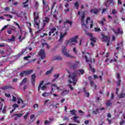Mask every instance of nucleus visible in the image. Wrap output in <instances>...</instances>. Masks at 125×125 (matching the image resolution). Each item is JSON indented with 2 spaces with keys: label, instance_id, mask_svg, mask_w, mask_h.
Masks as SVG:
<instances>
[{
  "label": "nucleus",
  "instance_id": "33",
  "mask_svg": "<svg viewBox=\"0 0 125 125\" xmlns=\"http://www.w3.org/2000/svg\"><path fill=\"white\" fill-rule=\"evenodd\" d=\"M42 84H43V81H41L38 86L39 91H40V90L41 89V87H42Z\"/></svg>",
  "mask_w": 125,
  "mask_h": 125
},
{
  "label": "nucleus",
  "instance_id": "17",
  "mask_svg": "<svg viewBox=\"0 0 125 125\" xmlns=\"http://www.w3.org/2000/svg\"><path fill=\"white\" fill-rule=\"evenodd\" d=\"M10 30H11V31H13V32H15V33L17 32V28H16V27L13 25L10 26Z\"/></svg>",
  "mask_w": 125,
  "mask_h": 125
},
{
  "label": "nucleus",
  "instance_id": "26",
  "mask_svg": "<svg viewBox=\"0 0 125 125\" xmlns=\"http://www.w3.org/2000/svg\"><path fill=\"white\" fill-rule=\"evenodd\" d=\"M89 67L90 68V70L91 71V72H92V73H95V69L92 67L91 64H89Z\"/></svg>",
  "mask_w": 125,
  "mask_h": 125
},
{
  "label": "nucleus",
  "instance_id": "46",
  "mask_svg": "<svg viewBox=\"0 0 125 125\" xmlns=\"http://www.w3.org/2000/svg\"><path fill=\"white\" fill-rule=\"evenodd\" d=\"M4 16H6V17H9V18L12 19L13 17L11 15L4 14Z\"/></svg>",
  "mask_w": 125,
  "mask_h": 125
},
{
  "label": "nucleus",
  "instance_id": "7",
  "mask_svg": "<svg viewBox=\"0 0 125 125\" xmlns=\"http://www.w3.org/2000/svg\"><path fill=\"white\" fill-rule=\"evenodd\" d=\"M56 28H53L50 29V31L49 32V36H51V34H53V37H55V36H57L58 34V31H56Z\"/></svg>",
  "mask_w": 125,
  "mask_h": 125
},
{
  "label": "nucleus",
  "instance_id": "32",
  "mask_svg": "<svg viewBox=\"0 0 125 125\" xmlns=\"http://www.w3.org/2000/svg\"><path fill=\"white\" fill-rule=\"evenodd\" d=\"M44 45H46L47 49H49V48H50V46H49V45H48V44H47V43H42V46H44Z\"/></svg>",
  "mask_w": 125,
  "mask_h": 125
},
{
  "label": "nucleus",
  "instance_id": "22",
  "mask_svg": "<svg viewBox=\"0 0 125 125\" xmlns=\"http://www.w3.org/2000/svg\"><path fill=\"white\" fill-rule=\"evenodd\" d=\"M28 2H29V0H26L25 2H23L22 3V4L23 5V7H24L25 8H26L27 7H29V5L26 4V3H28Z\"/></svg>",
  "mask_w": 125,
  "mask_h": 125
},
{
  "label": "nucleus",
  "instance_id": "20",
  "mask_svg": "<svg viewBox=\"0 0 125 125\" xmlns=\"http://www.w3.org/2000/svg\"><path fill=\"white\" fill-rule=\"evenodd\" d=\"M25 51H26V49H23L17 55V56H18V57H20V56H22V55L24 54V53Z\"/></svg>",
  "mask_w": 125,
  "mask_h": 125
},
{
  "label": "nucleus",
  "instance_id": "47",
  "mask_svg": "<svg viewBox=\"0 0 125 125\" xmlns=\"http://www.w3.org/2000/svg\"><path fill=\"white\" fill-rule=\"evenodd\" d=\"M6 112V107L5 106L2 110V113H3V114H5Z\"/></svg>",
  "mask_w": 125,
  "mask_h": 125
},
{
  "label": "nucleus",
  "instance_id": "13",
  "mask_svg": "<svg viewBox=\"0 0 125 125\" xmlns=\"http://www.w3.org/2000/svg\"><path fill=\"white\" fill-rule=\"evenodd\" d=\"M36 75L35 74L31 75V83L32 85H35V83L36 82Z\"/></svg>",
  "mask_w": 125,
  "mask_h": 125
},
{
  "label": "nucleus",
  "instance_id": "53",
  "mask_svg": "<svg viewBox=\"0 0 125 125\" xmlns=\"http://www.w3.org/2000/svg\"><path fill=\"white\" fill-rule=\"evenodd\" d=\"M44 125H49L50 124V121L48 120H45L44 122Z\"/></svg>",
  "mask_w": 125,
  "mask_h": 125
},
{
  "label": "nucleus",
  "instance_id": "41",
  "mask_svg": "<svg viewBox=\"0 0 125 125\" xmlns=\"http://www.w3.org/2000/svg\"><path fill=\"white\" fill-rule=\"evenodd\" d=\"M49 95V93L47 92H44L43 94H42V96L43 97H46V96H48Z\"/></svg>",
  "mask_w": 125,
  "mask_h": 125
},
{
  "label": "nucleus",
  "instance_id": "24",
  "mask_svg": "<svg viewBox=\"0 0 125 125\" xmlns=\"http://www.w3.org/2000/svg\"><path fill=\"white\" fill-rule=\"evenodd\" d=\"M89 67L90 68V70L91 71V72H92V73H95V69L92 67L91 64H89Z\"/></svg>",
  "mask_w": 125,
  "mask_h": 125
},
{
  "label": "nucleus",
  "instance_id": "8",
  "mask_svg": "<svg viewBox=\"0 0 125 125\" xmlns=\"http://www.w3.org/2000/svg\"><path fill=\"white\" fill-rule=\"evenodd\" d=\"M38 55L40 57H41V59H44V58L45 57V52H44V49L40 50L38 52Z\"/></svg>",
  "mask_w": 125,
  "mask_h": 125
},
{
  "label": "nucleus",
  "instance_id": "48",
  "mask_svg": "<svg viewBox=\"0 0 125 125\" xmlns=\"http://www.w3.org/2000/svg\"><path fill=\"white\" fill-rule=\"evenodd\" d=\"M119 98H124V97H125V94H121L119 95Z\"/></svg>",
  "mask_w": 125,
  "mask_h": 125
},
{
  "label": "nucleus",
  "instance_id": "6",
  "mask_svg": "<svg viewBox=\"0 0 125 125\" xmlns=\"http://www.w3.org/2000/svg\"><path fill=\"white\" fill-rule=\"evenodd\" d=\"M78 36L77 35L75 37L71 38L69 40H67L66 41V44H68V43H71V42H78L77 40H78Z\"/></svg>",
  "mask_w": 125,
  "mask_h": 125
},
{
  "label": "nucleus",
  "instance_id": "43",
  "mask_svg": "<svg viewBox=\"0 0 125 125\" xmlns=\"http://www.w3.org/2000/svg\"><path fill=\"white\" fill-rule=\"evenodd\" d=\"M79 2H76L75 3H74V6L76 7V9H79Z\"/></svg>",
  "mask_w": 125,
  "mask_h": 125
},
{
  "label": "nucleus",
  "instance_id": "38",
  "mask_svg": "<svg viewBox=\"0 0 125 125\" xmlns=\"http://www.w3.org/2000/svg\"><path fill=\"white\" fill-rule=\"evenodd\" d=\"M30 113L29 112H27L26 114L24 116V119L25 121H27V119L28 118V117L29 116V115Z\"/></svg>",
  "mask_w": 125,
  "mask_h": 125
},
{
  "label": "nucleus",
  "instance_id": "39",
  "mask_svg": "<svg viewBox=\"0 0 125 125\" xmlns=\"http://www.w3.org/2000/svg\"><path fill=\"white\" fill-rule=\"evenodd\" d=\"M54 60H62V57L60 56L55 57L54 59Z\"/></svg>",
  "mask_w": 125,
  "mask_h": 125
},
{
  "label": "nucleus",
  "instance_id": "55",
  "mask_svg": "<svg viewBox=\"0 0 125 125\" xmlns=\"http://www.w3.org/2000/svg\"><path fill=\"white\" fill-rule=\"evenodd\" d=\"M55 4H56V2H54L52 5V7H51V9H53V8H54L55 6Z\"/></svg>",
  "mask_w": 125,
  "mask_h": 125
},
{
  "label": "nucleus",
  "instance_id": "62",
  "mask_svg": "<svg viewBox=\"0 0 125 125\" xmlns=\"http://www.w3.org/2000/svg\"><path fill=\"white\" fill-rule=\"evenodd\" d=\"M73 52L75 53V54H77V49L76 48H73Z\"/></svg>",
  "mask_w": 125,
  "mask_h": 125
},
{
  "label": "nucleus",
  "instance_id": "36",
  "mask_svg": "<svg viewBox=\"0 0 125 125\" xmlns=\"http://www.w3.org/2000/svg\"><path fill=\"white\" fill-rule=\"evenodd\" d=\"M106 105L107 106H111L112 105V103L111 102L110 100L107 101L106 103Z\"/></svg>",
  "mask_w": 125,
  "mask_h": 125
},
{
  "label": "nucleus",
  "instance_id": "40",
  "mask_svg": "<svg viewBox=\"0 0 125 125\" xmlns=\"http://www.w3.org/2000/svg\"><path fill=\"white\" fill-rule=\"evenodd\" d=\"M84 17H85V14L83 13L82 14V16L81 17V22H83V19H84Z\"/></svg>",
  "mask_w": 125,
  "mask_h": 125
},
{
  "label": "nucleus",
  "instance_id": "10",
  "mask_svg": "<svg viewBox=\"0 0 125 125\" xmlns=\"http://www.w3.org/2000/svg\"><path fill=\"white\" fill-rule=\"evenodd\" d=\"M49 21H50V19L48 17H46L45 19L43 20V27H45L46 24L49 23Z\"/></svg>",
  "mask_w": 125,
  "mask_h": 125
},
{
  "label": "nucleus",
  "instance_id": "11",
  "mask_svg": "<svg viewBox=\"0 0 125 125\" xmlns=\"http://www.w3.org/2000/svg\"><path fill=\"white\" fill-rule=\"evenodd\" d=\"M83 58H85L86 60V62H91V63H93V62H95V59H94L92 61V59H91V57L90 58L88 59L87 56H83Z\"/></svg>",
  "mask_w": 125,
  "mask_h": 125
},
{
  "label": "nucleus",
  "instance_id": "61",
  "mask_svg": "<svg viewBox=\"0 0 125 125\" xmlns=\"http://www.w3.org/2000/svg\"><path fill=\"white\" fill-rule=\"evenodd\" d=\"M5 46V43H0V47H4Z\"/></svg>",
  "mask_w": 125,
  "mask_h": 125
},
{
  "label": "nucleus",
  "instance_id": "5",
  "mask_svg": "<svg viewBox=\"0 0 125 125\" xmlns=\"http://www.w3.org/2000/svg\"><path fill=\"white\" fill-rule=\"evenodd\" d=\"M86 36H88L89 37H90V41L91 43L90 44L91 46H94V43L95 42H96V39L94 38L93 37H92V34L89 33H86Z\"/></svg>",
  "mask_w": 125,
  "mask_h": 125
},
{
  "label": "nucleus",
  "instance_id": "42",
  "mask_svg": "<svg viewBox=\"0 0 125 125\" xmlns=\"http://www.w3.org/2000/svg\"><path fill=\"white\" fill-rule=\"evenodd\" d=\"M9 41H10V42H15V37L12 36L11 38L9 39Z\"/></svg>",
  "mask_w": 125,
  "mask_h": 125
},
{
  "label": "nucleus",
  "instance_id": "54",
  "mask_svg": "<svg viewBox=\"0 0 125 125\" xmlns=\"http://www.w3.org/2000/svg\"><path fill=\"white\" fill-rule=\"evenodd\" d=\"M24 75H25V73L24 72V71L21 72L20 74V77H21V78L24 77Z\"/></svg>",
  "mask_w": 125,
  "mask_h": 125
},
{
  "label": "nucleus",
  "instance_id": "59",
  "mask_svg": "<svg viewBox=\"0 0 125 125\" xmlns=\"http://www.w3.org/2000/svg\"><path fill=\"white\" fill-rule=\"evenodd\" d=\"M106 121H107V122H108L109 125H111V124H112V120L109 119V118H107L106 119Z\"/></svg>",
  "mask_w": 125,
  "mask_h": 125
},
{
  "label": "nucleus",
  "instance_id": "18",
  "mask_svg": "<svg viewBox=\"0 0 125 125\" xmlns=\"http://www.w3.org/2000/svg\"><path fill=\"white\" fill-rule=\"evenodd\" d=\"M69 91H70L69 90H66V89L63 90L62 92V95H63V96L67 95V94H69Z\"/></svg>",
  "mask_w": 125,
  "mask_h": 125
},
{
  "label": "nucleus",
  "instance_id": "9",
  "mask_svg": "<svg viewBox=\"0 0 125 125\" xmlns=\"http://www.w3.org/2000/svg\"><path fill=\"white\" fill-rule=\"evenodd\" d=\"M100 12V10L99 9H97V8H94L93 9H91L90 11V13L92 14H98Z\"/></svg>",
  "mask_w": 125,
  "mask_h": 125
},
{
  "label": "nucleus",
  "instance_id": "16",
  "mask_svg": "<svg viewBox=\"0 0 125 125\" xmlns=\"http://www.w3.org/2000/svg\"><path fill=\"white\" fill-rule=\"evenodd\" d=\"M66 24H69L70 26H72V25L73 24V22L70 21V20H66L65 22H63L64 26H66Z\"/></svg>",
  "mask_w": 125,
  "mask_h": 125
},
{
  "label": "nucleus",
  "instance_id": "28",
  "mask_svg": "<svg viewBox=\"0 0 125 125\" xmlns=\"http://www.w3.org/2000/svg\"><path fill=\"white\" fill-rule=\"evenodd\" d=\"M27 83V78H24L21 83H20V85H23V84H24V83Z\"/></svg>",
  "mask_w": 125,
  "mask_h": 125
},
{
  "label": "nucleus",
  "instance_id": "45",
  "mask_svg": "<svg viewBox=\"0 0 125 125\" xmlns=\"http://www.w3.org/2000/svg\"><path fill=\"white\" fill-rule=\"evenodd\" d=\"M117 33V35H118V34H123V31H121V29H120V28H118V29L117 30V32H116Z\"/></svg>",
  "mask_w": 125,
  "mask_h": 125
},
{
  "label": "nucleus",
  "instance_id": "15",
  "mask_svg": "<svg viewBox=\"0 0 125 125\" xmlns=\"http://www.w3.org/2000/svg\"><path fill=\"white\" fill-rule=\"evenodd\" d=\"M33 71L34 70L33 69H31V70L23 71V72L24 73V75H25V76H27V75H30V74H32Z\"/></svg>",
  "mask_w": 125,
  "mask_h": 125
},
{
  "label": "nucleus",
  "instance_id": "56",
  "mask_svg": "<svg viewBox=\"0 0 125 125\" xmlns=\"http://www.w3.org/2000/svg\"><path fill=\"white\" fill-rule=\"evenodd\" d=\"M117 13H118V12H117V11H116V10H115V9L112 10V14L115 15Z\"/></svg>",
  "mask_w": 125,
  "mask_h": 125
},
{
  "label": "nucleus",
  "instance_id": "35",
  "mask_svg": "<svg viewBox=\"0 0 125 125\" xmlns=\"http://www.w3.org/2000/svg\"><path fill=\"white\" fill-rule=\"evenodd\" d=\"M14 24H15V25H16V26H17V27H18L20 32H21V31H22V29H21V27L18 24V23L16 22V21H14Z\"/></svg>",
  "mask_w": 125,
  "mask_h": 125
},
{
  "label": "nucleus",
  "instance_id": "14",
  "mask_svg": "<svg viewBox=\"0 0 125 125\" xmlns=\"http://www.w3.org/2000/svg\"><path fill=\"white\" fill-rule=\"evenodd\" d=\"M12 88H13L10 85H5L1 87L0 89H2V90H6L7 89H10Z\"/></svg>",
  "mask_w": 125,
  "mask_h": 125
},
{
  "label": "nucleus",
  "instance_id": "30",
  "mask_svg": "<svg viewBox=\"0 0 125 125\" xmlns=\"http://www.w3.org/2000/svg\"><path fill=\"white\" fill-rule=\"evenodd\" d=\"M66 35H67V32H65V33H63V34H61L60 38L59 41L62 40V39H63V38L64 37V36H66Z\"/></svg>",
  "mask_w": 125,
  "mask_h": 125
},
{
  "label": "nucleus",
  "instance_id": "19",
  "mask_svg": "<svg viewBox=\"0 0 125 125\" xmlns=\"http://www.w3.org/2000/svg\"><path fill=\"white\" fill-rule=\"evenodd\" d=\"M73 118L74 122H75V123H77V124H80V120H77V119H79L80 118L79 116H74Z\"/></svg>",
  "mask_w": 125,
  "mask_h": 125
},
{
  "label": "nucleus",
  "instance_id": "27",
  "mask_svg": "<svg viewBox=\"0 0 125 125\" xmlns=\"http://www.w3.org/2000/svg\"><path fill=\"white\" fill-rule=\"evenodd\" d=\"M89 67L90 68V70L91 71V72H92V73H95V69L92 67L91 64H89Z\"/></svg>",
  "mask_w": 125,
  "mask_h": 125
},
{
  "label": "nucleus",
  "instance_id": "50",
  "mask_svg": "<svg viewBox=\"0 0 125 125\" xmlns=\"http://www.w3.org/2000/svg\"><path fill=\"white\" fill-rule=\"evenodd\" d=\"M9 25H5L2 28H1V32H2V31L4 30L5 29H6V28H7V27H8Z\"/></svg>",
  "mask_w": 125,
  "mask_h": 125
},
{
  "label": "nucleus",
  "instance_id": "49",
  "mask_svg": "<svg viewBox=\"0 0 125 125\" xmlns=\"http://www.w3.org/2000/svg\"><path fill=\"white\" fill-rule=\"evenodd\" d=\"M13 107L14 110H16V108H18L19 105H18V104H14L13 105Z\"/></svg>",
  "mask_w": 125,
  "mask_h": 125
},
{
  "label": "nucleus",
  "instance_id": "34",
  "mask_svg": "<svg viewBox=\"0 0 125 125\" xmlns=\"http://www.w3.org/2000/svg\"><path fill=\"white\" fill-rule=\"evenodd\" d=\"M15 116H17L18 118H21L22 116H23V114L22 113H20V114H15L13 115L14 117H15Z\"/></svg>",
  "mask_w": 125,
  "mask_h": 125
},
{
  "label": "nucleus",
  "instance_id": "58",
  "mask_svg": "<svg viewBox=\"0 0 125 125\" xmlns=\"http://www.w3.org/2000/svg\"><path fill=\"white\" fill-rule=\"evenodd\" d=\"M121 80H119L117 82V83L118 86L121 85Z\"/></svg>",
  "mask_w": 125,
  "mask_h": 125
},
{
  "label": "nucleus",
  "instance_id": "29",
  "mask_svg": "<svg viewBox=\"0 0 125 125\" xmlns=\"http://www.w3.org/2000/svg\"><path fill=\"white\" fill-rule=\"evenodd\" d=\"M17 103L18 104H20V103H21V104H24V101L22 99H21L20 98H17Z\"/></svg>",
  "mask_w": 125,
  "mask_h": 125
},
{
  "label": "nucleus",
  "instance_id": "21",
  "mask_svg": "<svg viewBox=\"0 0 125 125\" xmlns=\"http://www.w3.org/2000/svg\"><path fill=\"white\" fill-rule=\"evenodd\" d=\"M106 21V19L105 18H103L102 21H98V23L102 25V26H104L105 25V23H104V22Z\"/></svg>",
  "mask_w": 125,
  "mask_h": 125
},
{
  "label": "nucleus",
  "instance_id": "60",
  "mask_svg": "<svg viewBox=\"0 0 125 125\" xmlns=\"http://www.w3.org/2000/svg\"><path fill=\"white\" fill-rule=\"evenodd\" d=\"M90 20V17H87L86 20V24H88V21Z\"/></svg>",
  "mask_w": 125,
  "mask_h": 125
},
{
  "label": "nucleus",
  "instance_id": "31",
  "mask_svg": "<svg viewBox=\"0 0 125 125\" xmlns=\"http://www.w3.org/2000/svg\"><path fill=\"white\" fill-rule=\"evenodd\" d=\"M53 70V67H52L50 70L47 71L46 72L45 75H50V74H51V73H52Z\"/></svg>",
  "mask_w": 125,
  "mask_h": 125
},
{
  "label": "nucleus",
  "instance_id": "44",
  "mask_svg": "<svg viewBox=\"0 0 125 125\" xmlns=\"http://www.w3.org/2000/svg\"><path fill=\"white\" fill-rule=\"evenodd\" d=\"M99 113V111H98V109L96 108V111H93V114L95 115H97V114Z\"/></svg>",
  "mask_w": 125,
  "mask_h": 125
},
{
  "label": "nucleus",
  "instance_id": "52",
  "mask_svg": "<svg viewBox=\"0 0 125 125\" xmlns=\"http://www.w3.org/2000/svg\"><path fill=\"white\" fill-rule=\"evenodd\" d=\"M94 29H95V32H100V31H101V29H100V28L98 27H95Z\"/></svg>",
  "mask_w": 125,
  "mask_h": 125
},
{
  "label": "nucleus",
  "instance_id": "1",
  "mask_svg": "<svg viewBox=\"0 0 125 125\" xmlns=\"http://www.w3.org/2000/svg\"><path fill=\"white\" fill-rule=\"evenodd\" d=\"M78 72H79L81 75L84 74V70H83V69H79L70 74L68 76L69 79L68 82L69 83H73V85H76L77 82H78V79H77V73H78Z\"/></svg>",
  "mask_w": 125,
  "mask_h": 125
},
{
  "label": "nucleus",
  "instance_id": "64",
  "mask_svg": "<svg viewBox=\"0 0 125 125\" xmlns=\"http://www.w3.org/2000/svg\"><path fill=\"white\" fill-rule=\"evenodd\" d=\"M117 79L119 80H121L120 79V73H117Z\"/></svg>",
  "mask_w": 125,
  "mask_h": 125
},
{
  "label": "nucleus",
  "instance_id": "3",
  "mask_svg": "<svg viewBox=\"0 0 125 125\" xmlns=\"http://www.w3.org/2000/svg\"><path fill=\"white\" fill-rule=\"evenodd\" d=\"M62 52L63 55H64L66 57H68V58H75V57H73L69 54V52H70L69 50L67 51V48L65 46L63 47V49L62 51Z\"/></svg>",
  "mask_w": 125,
  "mask_h": 125
},
{
  "label": "nucleus",
  "instance_id": "37",
  "mask_svg": "<svg viewBox=\"0 0 125 125\" xmlns=\"http://www.w3.org/2000/svg\"><path fill=\"white\" fill-rule=\"evenodd\" d=\"M70 113L71 115L75 116L76 115V110H75L74 109L70 110Z\"/></svg>",
  "mask_w": 125,
  "mask_h": 125
},
{
  "label": "nucleus",
  "instance_id": "23",
  "mask_svg": "<svg viewBox=\"0 0 125 125\" xmlns=\"http://www.w3.org/2000/svg\"><path fill=\"white\" fill-rule=\"evenodd\" d=\"M80 63V62H76V63H74L73 64H72V67L73 68V69H76V68H77L78 67V64Z\"/></svg>",
  "mask_w": 125,
  "mask_h": 125
},
{
  "label": "nucleus",
  "instance_id": "12",
  "mask_svg": "<svg viewBox=\"0 0 125 125\" xmlns=\"http://www.w3.org/2000/svg\"><path fill=\"white\" fill-rule=\"evenodd\" d=\"M52 88H51V90H52V92H54V88L53 87H56V88H57V90H61L60 89V87H58L57 86V85H56V84H52L51 85Z\"/></svg>",
  "mask_w": 125,
  "mask_h": 125
},
{
  "label": "nucleus",
  "instance_id": "25",
  "mask_svg": "<svg viewBox=\"0 0 125 125\" xmlns=\"http://www.w3.org/2000/svg\"><path fill=\"white\" fill-rule=\"evenodd\" d=\"M89 67L90 68V70L91 71V72H92V73H95V69L92 67L91 64H89Z\"/></svg>",
  "mask_w": 125,
  "mask_h": 125
},
{
  "label": "nucleus",
  "instance_id": "63",
  "mask_svg": "<svg viewBox=\"0 0 125 125\" xmlns=\"http://www.w3.org/2000/svg\"><path fill=\"white\" fill-rule=\"evenodd\" d=\"M45 88H46V86L45 85H43V86H42L41 87L42 90H44V89H45Z\"/></svg>",
  "mask_w": 125,
  "mask_h": 125
},
{
  "label": "nucleus",
  "instance_id": "57",
  "mask_svg": "<svg viewBox=\"0 0 125 125\" xmlns=\"http://www.w3.org/2000/svg\"><path fill=\"white\" fill-rule=\"evenodd\" d=\"M28 58H31V56H27L24 57L23 58V59L24 60H27Z\"/></svg>",
  "mask_w": 125,
  "mask_h": 125
},
{
  "label": "nucleus",
  "instance_id": "4",
  "mask_svg": "<svg viewBox=\"0 0 125 125\" xmlns=\"http://www.w3.org/2000/svg\"><path fill=\"white\" fill-rule=\"evenodd\" d=\"M101 36H102V39L103 40V42H107L106 45L109 46L110 45V37L105 36L103 33H102Z\"/></svg>",
  "mask_w": 125,
  "mask_h": 125
},
{
  "label": "nucleus",
  "instance_id": "51",
  "mask_svg": "<svg viewBox=\"0 0 125 125\" xmlns=\"http://www.w3.org/2000/svg\"><path fill=\"white\" fill-rule=\"evenodd\" d=\"M2 107H3V104L1 102H0V111L2 110Z\"/></svg>",
  "mask_w": 125,
  "mask_h": 125
},
{
  "label": "nucleus",
  "instance_id": "2",
  "mask_svg": "<svg viewBox=\"0 0 125 125\" xmlns=\"http://www.w3.org/2000/svg\"><path fill=\"white\" fill-rule=\"evenodd\" d=\"M33 16L34 24L35 26H38V28H39V26H40V23L38 22V21H39L40 22V13L39 12H34Z\"/></svg>",
  "mask_w": 125,
  "mask_h": 125
}]
</instances>
